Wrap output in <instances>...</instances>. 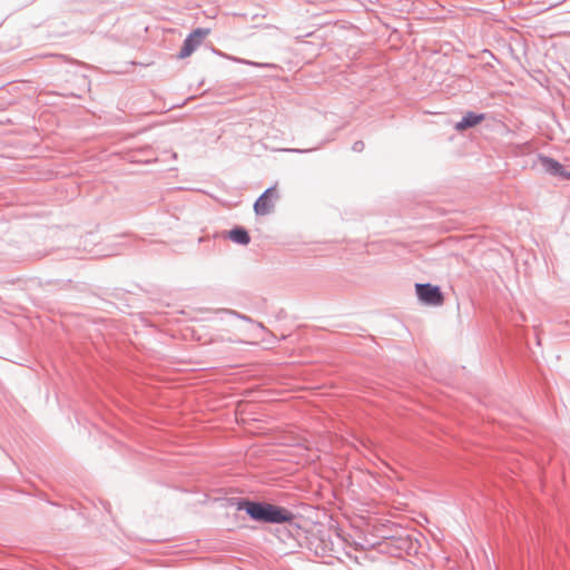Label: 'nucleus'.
<instances>
[{"label": "nucleus", "instance_id": "obj_1", "mask_svg": "<svg viewBox=\"0 0 570 570\" xmlns=\"http://www.w3.org/2000/svg\"><path fill=\"white\" fill-rule=\"evenodd\" d=\"M238 509L246 511L253 520L267 523H286L294 519L289 510L271 503L243 501L238 504Z\"/></svg>", "mask_w": 570, "mask_h": 570}, {"label": "nucleus", "instance_id": "obj_2", "mask_svg": "<svg viewBox=\"0 0 570 570\" xmlns=\"http://www.w3.org/2000/svg\"><path fill=\"white\" fill-rule=\"evenodd\" d=\"M278 199L279 193L276 186L266 189L254 204V210L256 215L265 216L271 214L274 210Z\"/></svg>", "mask_w": 570, "mask_h": 570}, {"label": "nucleus", "instance_id": "obj_3", "mask_svg": "<svg viewBox=\"0 0 570 570\" xmlns=\"http://www.w3.org/2000/svg\"><path fill=\"white\" fill-rule=\"evenodd\" d=\"M415 291L420 301L426 305L440 306L444 302V296L439 286L431 284H416Z\"/></svg>", "mask_w": 570, "mask_h": 570}, {"label": "nucleus", "instance_id": "obj_4", "mask_svg": "<svg viewBox=\"0 0 570 570\" xmlns=\"http://www.w3.org/2000/svg\"><path fill=\"white\" fill-rule=\"evenodd\" d=\"M209 35V29L198 28L194 30L184 41V45L178 55L179 59L189 57L203 42V40Z\"/></svg>", "mask_w": 570, "mask_h": 570}, {"label": "nucleus", "instance_id": "obj_5", "mask_svg": "<svg viewBox=\"0 0 570 570\" xmlns=\"http://www.w3.org/2000/svg\"><path fill=\"white\" fill-rule=\"evenodd\" d=\"M484 115L480 114V115H476L474 112H468L461 121L456 122L455 125V129L458 131H464L465 129L470 128V127H474L476 126L478 124H480L481 121L484 120Z\"/></svg>", "mask_w": 570, "mask_h": 570}, {"label": "nucleus", "instance_id": "obj_6", "mask_svg": "<svg viewBox=\"0 0 570 570\" xmlns=\"http://www.w3.org/2000/svg\"><path fill=\"white\" fill-rule=\"evenodd\" d=\"M541 161H542V165L546 168V170H548L552 175L561 176L566 179H570V173L566 171L563 169V166L560 163H558L557 160L546 157V158H542Z\"/></svg>", "mask_w": 570, "mask_h": 570}, {"label": "nucleus", "instance_id": "obj_7", "mask_svg": "<svg viewBox=\"0 0 570 570\" xmlns=\"http://www.w3.org/2000/svg\"><path fill=\"white\" fill-rule=\"evenodd\" d=\"M229 238L238 244L247 245L250 240L248 233L243 228H235L229 232Z\"/></svg>", "mask_w": 570, "mask_h": 570}]
</instances>
